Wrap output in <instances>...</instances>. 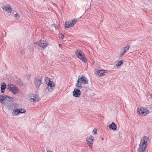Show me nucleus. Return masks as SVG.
Returning <instances> with one entry per match:
<instances>
[{
    "mask_svg": "<svg viewBox=\"0 0 152 152\" xmlns=\"http://www.w3.org/2000/svg\"><path fill=\"white\" fill-rule=\"evenodd\" d=\"M1 8L7 12H10L12 11L11 7L9 4H7L4 6H2Z\"/></svg>",
    "mask_w": 152,
    "mask_h": 152,
    "instance_id": "nucleus-8",
    "label": "nucleus"
},
{
    "mask_svg": "<svg viewBox=\"0 0 152 152\" xmlns=\"http://www.w3.org/2000/svg\"><path fill=\"white\" fill-rule=\"evenodd\" d=\"M64 37V35L62 34H61L59 35V38L61 39H63Z\"/></svg>",
    "mask_w": 152,
    "mask_h": 152,
    "instance_id": "nucleus-29",
    "label": "nucleus"
},
{
    "mask_svg": "<svg viewBox=\"0 0 152 152\" xmlns=\"http://www.w3.org/2000/svg\"><path fill=\"white\" fill-rule=\"evenodd\" d=\"M18 113H24L26 111L24 109L22 108H18Z\"/></svg>",
    "mask_w": 152,
    "mask_h": 152,
    "instance_id": "nucleus-17",
    "label": "nucleus"
},
{
    "mask_svg": "<svg viewBox=\"0 0 152 152\" xmlns=\"http://www.w3.org/2000/svg\"><path fill=\"white\" fill-rule=\"evenodd\" d=\"M8 88L10 91H12L16 87L13 85L11 84H9L7 85Z\"/></svg>",
    "mask_w": 152,
    "mask_h": 152,
    "instance_id": "nucleus-15",
    "label": "nucleus"
},
{
    "mask_svg": "<svg viewBox=\"0 0 152 152\" xmlns=\"http://www.w3.org/2000/svg\"><path fill=\"white\" fill-rule=\"evenodd\" d=\"M79 80L78 79L77 83L76 84V87L77 88H79L81 89L82 87V85H81V83L79 81Z\"/></svg>",
    "mask_w": 152,
    "mask_h": 152,
    "instance_id": "nucleus-16",
    "label": "nucleus"
},
{
    "mask_svg": "<svg viewBox=\"0 0 152 152\" xmlns=\"http://www.w3.org/2000/svg\"><path fill=\"white\" fill-rule=\"evenodd\" d=\"M1 92L2 93H4V92L5 89H1Z\"/></svg>",
    "mask_w": 152,
    "mask_h": 152,
    "instance_id": "nucleus-33",
    "label": "nucleus"
},
{
    "mask_svg": "<svg viewBox=\"0 0 152 152\" xmlns=\"http://www.w3.org/2000/svg\"><path fill=\"white\" fill-rule=\"evenodd\" d=\"M42 77L39 76L36 78L35 80V83L37 88H38L40 86L41 84L42 83L41 81Z\"/></svg>",
    "mask_w": 152,
    "mask_h": 152,
    "instance_id": "nucleus-6",
    "label": "nucleus"
},
{
    "mask_svg": "<svg viewBox=\"0 0 152 152\" xmlns=\"http://www.w3.org/2000/svg\"><path fill=\"white\" fill-rule=\"evenodd\" d=\"M12 92L14 94H16L18 93V91L16 87L13 90V91H12Z\"/></svg>",
    "mask_w": 152,
    "mask_h": 152,
    "instance_id": "nucleus-21",
    "label": "nucleus"
},
{
    "mask_svg": "<svg viewBox=\"0 0 152 152\" xmlns=\"http://www.w3.org/2000/svg\"><path fill=\"white\" fill-rule=\"evenodd\" d=\"M123 61H119L117 64H116V65L117 66H119L121 65L122 64H123Z\"/></svg>",
    "mask_w": 152,
    "mask_h": 152,
    "instance_id": "nucleus-23",
    "label": "nucleus"
},
{
    "mask_svg": "<svg viewBox=\"0 0 152 152\" xmlns=\"http://www.w3.org/2000/svg\"><path fill=\"white\" fill-rule=\"evenodd\" d=\"M77 20L76 19V20H72L71 22H72V23H73L74 24V25L77 22Z\"/></svg>",
    "mask_w": 152,
    "mask_h": 152,
    "instance_id": "nucleus-28",
    "label": "nucleus"
},
{
    "mask_svg": "<svg viewBox=\"0 0 152 152\" xmlns=\"http://www.w3.org/2000/svg\"><path fill=\"white\" fill-rule=\"evenodd\" d=\"M77 57L80 59L83 62L85 63L87 62L86 59L85 57V55L80 50H77L75 52Z\"/></svg>",
    "mask_w": 152,
    "mask_h": 152,
    "instance_id": "nucleus-3",
    "label": "nucleus"
},
{
    "mask_svg": "<svg viewBox=\"0 0 152 152\" xmlns=\"http://www.w3.org/2000/svg\"><path fill=\"white\" fill-rule=\"evenodd\" d=\"M102 140H103V138H102Z\"/></svg>",
    "mask_w": 152,
    "mask_h": 152,
    "instance_id": "nucleus-38",
    "label": "nucleus"
},
{
    "mask_svg": "<svg viewBox=\"0 0 152 152\" xmlns=\"http://www.w3.org/2000/svg\"><path fill=\"white\" fill-rule=\"evenodd\" d=\"M78 79L79 80V81L82 83L87 84L88 83L87 79L83 76L82 77L79 76Z\"/></svg>",
    "mask_w": 152,
    "mask_h": 152,
    "instance_id": "nucleus-9",
    "label": "nucleus"
},
{
    "mask_svg": "<svg viewBox=\"0 0 152 152\" xmlns=\"http://www.w3.org/2000/svg\"><path fill=\"white\" fill-rule=\"evenodd\" d=\"M30 97L29 99L30 101L32 102H35L39 100V98L38 96L34 94H30L29 95Z\"/></svg>",
    "mask_w": 152,
    "mask_h": 152,
    "instance_id": "nucleus-5",
    "label": "nucleus"
},
{
    "mask_svg": "<svg viewBox=\"0 0 152 152\" xmlns=\"http://www.w3.org/2000/svg\"><path fill=\"white\" fill-rule=\"evenodd\" d=\"M6 88V85L4 83L1 85V89H5Z\"/></svg>",
    "mask_w": 152,
    "mask_h": 152,
    "instance_id": "nucleus-22",
    "label": "nucleus"
},
{
    "mask_svg": "<svg viewBox=\"0 0 152 152\" xmlns=\"http://www.w3.org/2000/svg\"><path fill=\"white\" fill-rule=\"evenodd\" d=\"M138 112L140 114L143 116H145L149 113L148 110L144 107H141Z\"/></svg>",
    "mask_w": 152,
    "mask_h": 152,
    "instance_id": "nucleus-4",
    "label": "nucleus"
},
{
    "mask_svg": "<svg viewBox=\"0 0 152 152\" xmlns=\"http://www.w3.org/2000/svg\"><path fill=\"white\" fill-rule=\"evenodd\" d=\"M65 28H70L69 21H68L67 22H66L65 23Z\"/></svg>",
    "mask_w": 152,
    "mask_h": 152,
    "instance_id": "nucleus-20",
    "label": "nucleus"
},
{
    "mask_svg": "<svg viewBox=\"0 0 152 152\" xmlns=\"http://www.w3.org/2000/svg\"><path fill=\"white\" fill-rule=\"evenodd\" d=\"M69 21V25H70V28L71 27H72L74 26V24L72 23V22H71L70 21Z\"/></svg>",
    "mask_w": 152,
    "mask_h": 152,
    "instance_id": "nucleus-31",
    "label": "nucleus"
},
{
    "mask_svg": "<svg viewBox=\"0 0 152 152\" xmlns=\"http://www.w3.org/2000/svg\"><path fill=\"white\" fill-rule=\"evenodd\" d=\"M47 88L48 89V91L49 92H51L52 91L53 89H54V86H47L46 88Z\"/></svg>",
    "mask_w": 152,
    "mask_h": 152,
    "instance_id": "nucleus-18",
    "label": "nucleus"
},
{
    "mask_svg": "<svg viewBox=\"0 0 152 152\" xmlns=\"http://www.w3.org/2000/svg\"><path fill=\"white\" fill-rule=\"evenodd\" d=\"M47 80H46V83L48 85V86H54V83H53V81H51L50 79L49 78H47Z\"/></svg>",
    "mask_w": 152,
    "mask_h": 152,
    "instance_id": "nucleus-13",
    "label": "nucleus"
},
{
    "mask_svg": "<svg viewBox=\"0 0 152 152\" xmlns=\"http://www.w3.org/2000/svg\"><path fill=\"white\" fill-rule=\"evenodd\" d=\"M93 133L94 135L97 133V129L96 128H94L93 131Z\"/></svg>",
    "mask_w": 152,
    "mask_h": 152,
    "instance_id": "nucleus-27",
    "label": "nucleus"
},
{
    "mask_svg": "<svg viewBox=\"0 0 152 152\" xmlns=\"http://www.w3.org/2000/svg\"><path fill=\"white\" fill-rule=\"evenodd\" d=\"M109 127L110 129L113 130V131H115L117 127L116 124L113 122L109 125Z\"/></svg>",
    "mask_w": 152,
    "mask_h": 152,
    "instance_id": "nucleus-12",
    "label": "nucleus"
},
{
    "mask_svg": "<svg viewBox=\"0 0 152 152\" xmlns=\"http://www.w3.org/2000/svg\"><path fill=\"white\" fill-rule=\"evenodd\" d=\"M126 52V51L125 50H122V51H121L120 52V56L121 57L122 56L124 55V54Z\"/></svg>",
    "mask_w": 152,
    "mask_h": 152,
    "instance_id": "nucleus-25",
    "label": "nucleus"
},
{
    "mask_svg": "<svg viewBox=\"0 0 152 152\" xmlns=\"http://www.w3.org/2000/svg\"><path fill=\"white\" fill-rule=\"evenodd\" d=\"M18 108L13 111L12 113L14 114L15 115H17L19 113H18Z\"/></svg>",
    "mask_w": 152,
    "mask_h": 152,
    "instance_id": "nucleus-24",
    "label": "nucleus"
},
{
    "mask_svg": "<svg viewBox=\"0 0 152 152\" xmlns=\"http://www.w3.org/2000/svg\"><path fill=\"white\" fill-rule=\"evenodd\" d=\"M14 16L15 17V18L17 19H18L19 18V17H20L19 15H18V14L17 13L15 14Z\"/></svg>",
    "mask_w": 152,
    "mask_h": 152,
    "instance_id": "nucleus-30",
    "label": "nucleus"
},
{
    "mask_svg": "<svg viewBox=\"0 0 152 152\" xmlns=\"http://www.w3.org/2000/svg\"><path fill=\"white\" fill-rule=\"evenodd\" d=\"M96 72L100 76H102L104 75L105 71L104 70H97Z\"/></svg>",
    "mask_w": 152,
    "mask_h": 152,
    "instance_id": "nucleus-14",
    "label": "nucleus"
},
{
    "mask_svg": "<svg viewBox=\"0 0 152 152\" xmlns=\"http://www.w3.org/2000/svg\"><path fill=\"white\" fill-rule=\"evenodd\" d=\"M80 94V90L78 89L75 88L73 92V95L75 97H79Z\"/></svg>",
    "mask_w": 152,
    "mask_h": 152,
    "instance_id": "nucleus-11",
    "label": "nucleus"
},
{
    "mask_svg": "<svg viewBox=\"0 0 152 152\" xmlns=\"http://www.w3.org/2000/svg\"><path fill=\"white\" fill-rule=\"evenodd\" d=\"M13 98L5 94L0 95V102L4 105L9 104L13 102Z\"/></svg>",
    "mask_w": 152,
    "mask_h": 152,
    "instance_id": "nucleus-1",
    "label": "nucleus"
},
{
    "mask_svg": "<svg viewBox=\"0 0 152 152\" xmlns=\"http://www.w3.org/2000/svg\"><path fill=\"white\" fill-rule=\"evenodd\" d=\"M59 47H60L61 46V44H59Z\"/></svg>",
    "mask_w": 152,
    "mask_h": 152,
    "instance_id": "nucleus-37",
    "label": "nucleus"
},
{
    "mask_svg": "<svg viewBox=\"0 0 152 152\" xmlns=\"http://www.w3.org/2000/svg\"><path fill=\"white\" fill-rule=\"evenodd\" d=\"M47 152H52V151H49V150H48Z\"/></svg>",
    "mask_w": 152,
    "mask_h": 152,
    "instance_id": "nucleus-35",
    "label": "nucleus"
},
{
    "mask_svg": "<svg viewBox=\"0 0 152 152\" xmlns=\"http://www.w3.org/2000/svg\"><path fill=\"white\" fill-rule=\"evenodd\" d=\"M94 140V137L92 136L90 137L88 139H86L87 144L90 148H91L92 147Z\"/></svg>",
    "mask_w": 152,
    "mask_h": 152,
    "instance_id": "nucleus-10",
    "label": "nucleus"
},
{
    "mask_svg": "<svg viewBox=\"0 0 152 152\" xmlns=\"http://www.w3.org/2000/svg\"><path fill=\"white\" fill-rule=\"evenodd\" d=\"M148 139L149 138L146 136L143 137L142 139H141V142L138 148L139 152H144L146 149L147 144V142Z\"/></svg>",
    "mask_w": 152,
    "mask_h": 152,
    "instance_id": "nucleus-2",
    "label": "nucleus"
},
{
    "mask_svg": "<svg viewBox=\"0 0 152 152\" xmlns=\"http://www.w3.org/2000/svg\"><path fill=\"white\" fill-rule=\"evenodd\" d=\"M38 45L42 48L45 47L48 44V43L44 40H40L39 41L37 42Z\"/></svg>",
    "mask_w": 152,
    "mask_h": 152,
    "instance_id": "nucleus-7",
    "label": "nucleus"
},
{
    "mask_svg": "<svg viewBox=\"0 0 152 152\" xmlns=\"http://www.w3.org/2000/svg\"><path fill=\"white\" fill-rule=\"evenodd\" d=\"M18 107V105L17 104H14V108H15V107Z\"/></svg>",
    "mask_w": 152,
    "mask_h": 152,
    "instance_id": "nucleus-32",
    "label": "nucleus"
},
{
    "mask_svg": "<svg viewBox=\"0 0 152 152\" xmlns=\"http://www.w3.org/2000/svg\"><path fill=\"white\" fill-rule=\"evenodd\" d=\"M17 84L19 86H22L23 85V83L20 79L17 80Z\"/></svg>",
    "mask_w": 152,
    "mask_h": 152,
    "instance_id": "nucleus-19",
    "label": "nucleus"
},
{
    "mask_svg": "<svg viewBox=\"0 0 152 152\" xmlns=\"http://www.w3.org/2000/svg\"><path fill=\"white\" fill-rule=\"evenodd\" d=\"M150 97L152 99V94H151L150 95Z\"/></svg>",
    "mask_w": 152,
    "mask_h": 152,
    "instance_id": "nucleus-36",
    "label": "nucleus"
},
{
    "mask_svg": "<svg viewBox=\"0 0 152 152\" xmlns=\"http://www.w3.org/2000/svg\"><path fill=\"white\" fill-rule=\"evenodd\" d=\"M150 92H148V93L147 94V96H148H148H149L150 95Z\"/></svg>",
    "mask_w": 152,
    "mask_h": 152,
    "instance_id": "nucleus-34",
    "label": "nucleus"
},
{
    "mask_svg": "<svg viewBox=\"0 0 152 152\" xmlns=\"http://www.w3.org/2000/svg\"><path fill=\"white\" fill-rule=\"evenodd\" d=\"M87 10H86V11H87Z\"/></svg>",
    "mask_w": 152,
    "mask_h": 152,
    "instance_id": "nucleus-39",
    "label": "nucleus"
},
{
    "mask_svg": "<svg viewBox=\"0 0 152 152\" xmlns=\"http://www.w3.org/2000/svg\"><path fill=\"white\" fill-rule=\"evenodd\" d=\"M129 45H127L124 47V48L123 49V50H125L126 51V50H129Z\"/></svg>",
    "mask_w": 152,
    "mask_h": 152,
    "instance_id": "nucleus-26",
    "label": "nucleus"
}]
</instances>
